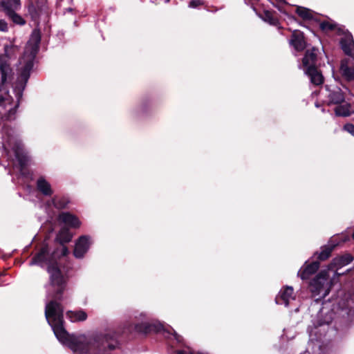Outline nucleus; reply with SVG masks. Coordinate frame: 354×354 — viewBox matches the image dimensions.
<instances>
[{
    "mask_svg": "<svg viewBox=\"0 0 354 354\" xmlns=\"http://www.w3.org/2000/svg\"><path fill=\"white\" fill-rule=\"evenodd\" d=\"M45 315L57 339L76 354H110L117 346V342L109 334L91 337L69 335L62 326L63 310L55 301L46 304Z\"/></svg>",
    "mask_w": 354,
    "mask_h": 354,
    "instance_id": "nucleus-1",
    "label": "nucleus"
},
{
    "mask_svg": "<svg viewBox=\"0 0 354 354\" xmlns=\"http://www.w3.org/2000/svg\"><path fill=\"white\" fill-rule=\"evenodd\" d=\"M51 256L48 254L47 246H44L41 251L32 259L30 264H41L48 261V272L50 274V288L56 291L55 299H60L59 295L62 293L64 288V279L58 268L56 263L51 262Z\"/></svg>",
    "mask_w": 354,
    "mask_h": 354,
    "instance_id": "nucleus-2",
    "label": "nucleus"
},
{
    "mask_svg": "<svg viewBox=\"0 0 354 354\" xmlns=\"http://www.w3.org/2000/svg\"><path fill=\"white\" fill-rule=\"evenodd\" d=\"M339 274L336 271L330 275V268L321 270L310 281V290L315 296L326 297L330 292L332 286L336 283Z\"/></svg>",
    "mask_w": 354,
    "mask_h": 354,
    "instance_id": "nucleus-3",
    "label": "nucleus"
},
{
    "mask_svg": "<svg viewBox=\"0 0 354 354\" xmlns=\"http://www.w3.org/2000/svg\"><path fill=\"white\" fill-rule=\"evenodd\" d=\"M41 37L39 31L34 30L26 46L24 53L19 60V67L24 78L27 79L33 65V60L39 48Z\"/></svg>",
    "mask_w": 354,
    "mask_h": 354,
    "instance_id": "nucleus-4",
    "label": "nucleus"
},
{
    "mask_svg": "<svg viewBox=\"0 0 354 354\" xmlns=\"http://www.w3.org/2000/svg\"><path fill=\"white\" fill-rule=\"evenodd\" d=\"M18 50L15 45H6L4 47V53L0 56V71L1 73V85L0 86V102L6 99L8 95L3 85L8 77L11 73V68L8 60L14 57Z\"/></svg>",
    "mask_w": 354,
    "mask_h": 354,
    "instance_id": "nucleus-5",
    "label": "nucleus"
},
{
    "mask_svg": "<svg viewBox=\"0 0 354 354\" xmlns=\"http://www.w3.org/2000/svg\"><path fill=\"white\" fill-rule=\"evenodd\" d=\"M20 0H1V6L6 15L12 19L14 23L24 24V20L15 11L20 8Z\"/></svg>",
    "mask_w": 354,
    "mask_h": 354,
    "instance_id": "nucleus-6",
    "label": "nucleus"
},
{
    "mask_svg": "<svg viewBox=\"0 0 354 354\" xmlns=\"http://www.w3.org/2000/svg\"><path fill=\"white\" fill-rule=\"evenodd\" d=\"M90 241L88 236H82L77 241L74 250V255L77 258H82L87 252L90 246Z\"/></svg>",
    "mask_w": 354,
    "mask_h": 354,
    "instance_id": "nucleus-7",
    "label": "nucleus"
},
{
    "mask_svg": "<svg viewBox=\"0 0 354 354\" xmlns=\"http://www.w3.org/2000/svg\"><path fill=\"white\" fill-rule=\"evenodd\" d=\"M319 266L318 262L305 264L298 272V275L301 279H307L318 270Z\"/></svg>",
    "mask_w": 354,
    "mask_h": 354,
    "instance_id": "nucleus-8",
    "label": "nucleus"
},
{
    "mask_svg": "<svg viewBox=\"0 0 354 354\" xmlns=\"http://www.w3.org/2000/svg\"><path fill=\"white\" fill-rule=\"evenodd\" d=\"M342 48L344 53L354 57V41L351 35L347 34L340 41Z\"/></svg>",
    "mask_w": 354,
    "mask_h": 354,
    "instance_id": "nucleus-9",
    "label": "nucleus"
},
{
    "mask_svg": "<svg viewBox=\"0 0 354 354\" xmlns=\"http://www.w3.org/2000/svg\"><path fill=\"white\" fill-rule=\"evenodd\" d=\"M290 43L297 51L303 50L306 47L304 35L297 30L293 32Z\"/></svg>",
    "mask_w": 354,
    "mask_h": 354,
    "instance_id": "nucleus-10",
    "label": "nucleus"
},
{
    "mask_svg": "<svg viewBox=\"0 0 354 354\" xmlns=\"http://www.w3.org/2000/svg\"><path fill=\"white\" fill-rule=\"evenodd\" d=\"M279 298L283 301L286 306H288L291 301L295 299L292 287L286 286L280 291L279 297L276 299L277 303H280L279 300Z\"/></svg>",
    "mask_w": 354,
    "mask_h": 354,
    "instance_id": "nucleus-11",
    "label": "nucleus"
},
{
    "mask_svg": "<svg viewBox=\"0 0 354 354\" xmlns=\"http://www.w3.org/2000/svg\"><path fill=\"white\" fill-rule=\"evenodd\" d=\"M59 220L72 227H79L81 224L80 221L75 216L68 212H63L60 214L59 216Z\"/></svg>",
    "mask_w": 354,
    "mask_h": 354,
    "instance_id": "nucleus-12",
    "label": "nucleus"
},
{
    "mask_svg": "<svg viewBox=\"0 0 354 354\" xmlns=\"http://www.w3.org/2000/svg\"><path fill=\"white\" fill-rule=\"evenodd\" d=\"M136 329L137 331L141 332V333H147V332H149L151 330H156L157 332L165 330L164 326L160 323H158L157 324H154L152 325V324H149L147 322H145L140 325L136 326Z\"/></svg>",
    "mask_w": 354,
    "mask_h": 354,
    "instance_id": "nucleus-13",
    "label": "nucleus"
},
{
    "mask_svg": "<svg viewBox=\"0 0 354 354\" xmlns=\"http://www.w3.org/2000/svg\"><path fill=\"white\" fill-rule=\"evenodd\" d=\"M305 73L310 77V81L315 85H320L323 83V76L318 72L315 67H308L304 69Z\"/></svg>",
    "mask_w": 354,
    "mask_h": 354,
    "instance_id": "nucleus-14",
    "label": "nucleus"
},
{
    "mask_svg": "<svg viewBox=\"0 0 354 354\" xmlns=\"http://www.w3.org/2000/svg\"><path fill=\"white\" fill-rule=\"evenodd\" d=\"M344 100V96L342 93V91L339 88L329 91L328 93V104H340Z\"/></svg>",
    "mask_w": 354,
    "mask_h": 354,
    "instance_id": "nucleus-15",
    "label": "nucleus"
},
{
    "mask_svg": "<svg viewBox=\"0 0 354 354\" xmlns=\"http://www.w3.org/2000/svg\"><path fill=\"white\" fill-rule=\"evenodd\" d=\"M317 50L313 48L312 50H308L303 59V66L304 69L308 67H315V60L317 57Z\"/></svg>",
    "mask_w": 354,
    "mask_h": 354,
    "instance_id": "nucleus-16",
    "label": "nucleus"
},
{
    "mask_svg": "<svg viewBox=\"0 0 354 354\" xmlns=\"http://www.w3.org/2000/svg\"><path fill=\"white\" fill-rule=\"evenodd\" d=\"M352 260L353 258L349 254L339 257L333 260L331 266H330L328 268H331L332 266H335L337 268H342L350 263L352 261Z\"/></svg>",
    "mask_w": 354,
    "mask_h": 354,
    "instance_id": "nucleus-17",
    "label": "nucleus"
},
{
    "mask_svg": "<svg viewBox=\"0 0 354 354\" xmlns=\"http://www.w3.org/2000/svg\"><path fill=\"white\" fill-rule=\"evenodd\" d=\"M340 71L343 76L348 80H354V68H350L347 60L342 61Z\"/></svg>",
    "mask_w": 354,
    "mask_h": 354,
    "instance_id": "nucleus-18",
    "label": "nucleus"
},
{
    "mask_svg": "<svg viewBox=\"0 0 354 354\" xmlns=\"http://www.w3.org/2000/svg\"><path fill=\"white\" fill-rule=\"evenodd\" d=\"M353 111L354 110L348 103H344L343 104L337 106L335 109V114L338 116H348L351 115Z\"/></svg>",
    "mask_w": 354,
    "mask_h": 354,
    "instance_id": "nucleus-19",
    "label": "nucleus"
},
{
    "mask_svg": "<svg viewBox=\"0 0 354 354\" xmlns=\"http://www.w3.org/2000/svg\"><path fill=\"white\" fill-rule=\"evenodd\" d=\"M66 316L73 322L84 321L87 318L86 313L83 310L68 311Z\"/></svg>",
    "mask_w": 354,
    "mask_h": 354,
    "instance_id": "nucleus-20",
    "label": "nucleus"
},
{
    "mask_svg": "<svg viewBox=\"0 0 354 354\" xmlns=\"http://www.w3.org/2000/svg\"><path fill=\"white\" fill-rule=\"evenodd\" d=\"M37 188L45 195H50L52 194L50 184L44 178H39L37 180Z\"/></svg>",
    "mask_w": 354,
    "mask_h": 354,
    "instance_id": "nucleus-21",
    "label": "nucleus"
},
{
    "mask_svg": "<svg viewBox=\"0 0 354 354\" xmlns=\"http://www.w3.org/2000/svg\"><path fill=\"white\" fill-rule=\"evenodd\" d=\"M72 235L66 228H62L57 236V241L62 244L69 242L71 240Z\"/></svg>",
    "mask_w": 354,
    "mask_h": 354,
    "instance_id": "nucleus-22",
    "label": "nucleus"
},
{
    "mask_svg": "<svg viewBox=\"0 0 354 354\" xmlns=\"http://www.w3.org/2000/svg\"><path fill=\"white\" fill-rule=\"evenodd\" d=\"M296 12L304 19H310L313 17V12L304 7H297Z\"/></svg>",
    "mask_w": 354,
    "mask_h": 354,
    "instance_id": "nucleus-23",
    "label": "nucleus"
},
{
    "mask_svg": "<svg viewBox=\"0 0 354 354\" xmlns=\"http://www.w3.org/2000/svg\"><path fill=\"white\" fill-rule=\"evenodd\" d=\"M13 151L15 153V156L19 160L20 164L21 165H26V157L23 156L22 149L19 144H17L15 147H13Z\"/></svg>",
    "mask_w": 354,
    "mask_h": 354,
    "instance_id": "nucleus-24",
    "label": "nucleus"
},
{
    "mask_svg": "<svg viewBox=\"0 0 354 354\" xmlns=\"http://www.w3.org/2000/svg\"><path fill=\"white\" fill-rule=\"evenodd\" d=\"M335 26V24L330 21H323L320 24V28L325 31L333 30Z\"/></svg>",
    "mask_w": 354,
    "mask_h": 354,
    "instance_id": "nucleus-25",
    "label": "nucleus"
},
{
    "mask_svg": "<svg viewBox=\"0 0 354 354\" xmlns=\"http://www.w3.org/2000/svg\"><path fill=\"white\" fill-rule=\"evenodd\" d=\"M330 251H331V250H330V249H326V250H323L319 254V258L321 260H324V259H327L330 256Z\"/></svg>",
    "mask_w": 354,
    "mask_h": 354,
    "instance_id": "nucleus-26",
    "label": "nucleus"
},
{
    "mask_svg": "<svg viewBox=\"0 0 354 354\" xmlns=\"http://www.w3.org/2000/svg\"><path fill=\"white\" fill-rule=\"evenodd\" d=\"M266 21H268L270 24H274L276 23V19H274L270 12H266L265 13Z\"/></svg>",
    "mask_w": 354,
    "mask_h": 354,
    "instance_id": "nucleus-27",
    "label": "nucleus"
},
{
    "mask_svg": "<svg viewBox=\"0 0 354 354\" xmlns=\"http://www.w3.org/2000/svg\"><path fill=\"white\" fill-rule=\"evenodd\" d=\"M344 129L351 134H352L353 136H354V125L347 124L344 126Z\"/></svg>",
    "mask_w": 354,
    "mask_h": 354,
    "instance_id": "nucleus-28",
    "label": "nucleus"
},
{
    "mask_svg": "<svg viewBox=\"0 0 354 354\" xmlns=\"http://www.w3.org/2000/svg\"><path fill=\"white\" fill-rule=\"evenodd\" d=\"M0 30L3 32L8 30V25L6 22L2 19H0Z\"/></svg>",
    "mask_w": 354,
    "mask_h": 354,
    "instance_id": "nucleus-29",
    "label": "nucleus"
},
{
    "mask_svg": "<svg viewBox=\"0 0 354 354\" xmlns=\"http://www.w3.org/2000/svg\"><path fill=\"white\" fill-rule=\"evenodd\" d=\"M201 4H202V1L201 0H192L189 3V7L196 8Z\"/></svg>",
    "mask_w": 354,
    "mask_h": 354,
    "instance_id": "nucleus-30",
    "label": "nucleus"
},
{
    "mask_svg": "<svg viewBox=\"0 0 354 354\" xmlns=\"http://www.w3.org/2000/svg\"><path fill=\"white\" fill-rule=\"evenodd\" d=\"M54 205L57 208H63L66 205V203H60L57 199H54Z\"/></svg>",
    "mask_w": 354,
    "mask_h": 354,
    "instance_id": "nucleus-31",
    "label": "nucleus"
},
{
    "mask_svg": "<svg viewBox=\"0 0 354 354\" xmlns=\"http://www.w3.org/2000/svg\"><path fill=\"white\" fill-rule=\"evenodd\" d=\"M174 336V338L178 341V342H180V336L178 335L175 331H174L173 334H172Z\"/></svg>",
    "mask_w": 354,
    "mask_h": 354,
    "instance_id": "nucleus-32",
    "label": "nucleus"
},
{
    "mask_svg": "<svg viewBox=\"0 0 354 354\" xmlns=\"http://www.w3.org/2000/svg\"><path fill=\"white\" fill-rule=\"evenodd\" d=\"M62 250V255L63 256L66 255L68 253V249L65 246H63Z\"/></svg>",
    "mask_w": 354,
    "mask_h": 354,
    "instance_id": "nucleus-33",
    "label": "nucleus"
},
{
    "mask_svg": "<svg viewBox=\"0 0 354 354\" xmlns=\"http://www.w3.org/2000/svg\"><path fill=\"white\" fill-rule=\"evenodd\" d=\"M276 1H277V3H286L284 0H276Z\"/></svg>",
    "mask_w": 354,
    "mask_h": 354,
    "instance_id": "nucleus-34",
    "label": "nucleus"
},
{
    "mask_svg": "<svg viewBox=\"0 0 354 354\" xmlns=\"http://www.w3.org/2000/svg\"><path fill=\"white\" fill-rule=\"evenodd\" d=\"M165 3H168L169 0H163Z\"/></svg>",
    "mask_w": 354,
    "mask_h": 354,
    "instance_id": "nucleus-35",
    "label": "nucleus"
},
{
    "mask_svg": "<svg viewBox=\"0 0 354 354\" xmlns=\"http://www.w3.org/2000/svg\"><path fill=\"white\" fill-rule=\"evenodd\" d=\"M9 1H10V3H9V4L10 5V4L12 3V0H10Z\"/></svg>",
    "mask_w": 354,
    "mask_h": 354,
    "instance_id": "nucleus-36",
    "label": "nucleus"
}]
</instances>
